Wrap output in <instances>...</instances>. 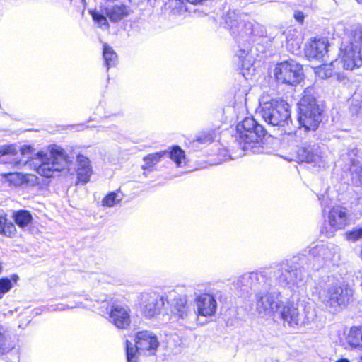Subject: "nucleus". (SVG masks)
Segmentation results:
<instances>
[{
	"instance_id": "obj_46",
	"label": "nucleus",
	"mask_w": 362,
	"mask_h": 362,
	"mask_svg": "<svg viewBox=\"0 0 362 362\" xmlns=\"http://www.w3.org/2000/svg\"><path fill=\"white\" fill-rule=\"evenodd\" d=\"M1 297H2V296H1V295L0 294V298H1Z\"/></svg>"
},
{
	"instance_id": "obj_20",
	"label": "nucleus",
	"mask_w": 362,
	"mask_h": 362,
	"mask_svg": "<svg viewBox=\"0 0 362 362\" xmlns=\"http://www.w3.org/2000/svg\"><path fill=\"white\" fill-rule=\"evenodd\" d=\"M266 279L263 273L251 272L240 276L235 282V286L243 291H246L252 286L257 288V286H260L263 283L265 284Z\"/></svg>"
},
{
	"instance_id": "obj_19",
	"label": "nucleus",
	"mask_w": 362,
	"mask_h": 362,
	"mask_svg": "<svg viewBox=\"0 0 362 362\" xmlns=\"http://www.w3.org/2000/svg\"><path fill=\"white\" fill-rule=\"evenodd\" d=\"M329 43L326 38L315 39L312 40L305 49V54L309 59H322L327 54Z\"/></svg>"
},
{
	"instance_id": "obj_11",
	"label": "nucleus",
	"mask_w": 362,
	"mask_h": 362,
	"mask_svg": "<svg viewBox=\"0 0 362 362\" xmlns=\"http://www.w3.org/2000/svg\"><path fill=\"white\" fill-rule=\"evenodd\" d=\"M341 64L344 69L353 70L362 66V50L350 45L342 44L340 47V59L331 62V66L335 67Z\"/></svg>"
},
{
	"instance_id": "obj_26",
	"label": "nucleus",
	"mask_w": 362,
	"mask_h": 362,
	"mask_svg": "<svg viewBox=\"0 0 362 362\" xmlns=\"http://www.w3.org/2000/svg\"><path fill=\"white\" fill-rule=\"evenodd\" d=\"M167 156L168 151H161L148 154L143 158L144 164L141 165V168L144 170L153 171L154 166L156 165L163 158Z\"/></svg>"
},
{
	"instance_id": "obj_33",
	"label": "nucleus",
	"mask_w": 362,
	"mask_h": 362,
	"mask_svg": "<svg viewBox=\"0 0 362 362\" xmlns=\"http://www.w3.org/2000/svg\"><path fill=\"white\" fill-rule=\"evenodd\" d=\"M90 14L94 21L100 28L103 30H107L109 28L110 25L106 15L105 16L103 13H100L96 11H90Z\"/></svg>"
},
{
	"instance_id": "obj_23",
	"label": "nucleus",
	"mask_w": 362,
	"mask_h": 362,
	"mask_svg": "<svg viewBox=\"0 0 362 362\" xmlns=\"http://www.w3.org/2000/svg\"><path fill=\"white\" fill-rule=\"evenodd\" d=\"M104 12L111 22L117 23L129 15L130 8L124 4H115L105 8Z\"/></svg>"
},
{
	"instance_id": "obj_21",
	"label": "nucleus",
	"mask_w": 362,
	"mask_h": 362,
	"mask_svg": "<svg viewBox=\"0 0 362 362\" xmlns=\"http://www.w3.org/2000/svg\"><path fill=\"white\" fill-rule=\"evenodd\" d=\"M281 318L291 327L296 328L301 322L298 308L293 303H287L280 310Z\"/></svg>"
},
{
	"instance_id": "obj_6",
	"label": "nucleus",
	"mask_w": 362,
	"mask_h": 362,
	"mask_svg": "<svg viewBox=\"0 0 362 362\" xmlns=\"http://www.w3.org/2000/svg\"><path fill=\"white\" fill-rule=\"evenodd\" d=\"M305 273L303 267L296 264L290 265L288 262H281L276 265L269 272L277 284L292 289L295 286L300 287L303 285Z\"/></svg>"
},
{
	"instance_id": "obj_1",
	"label": "nucleus",
	"mask_w": 362,
	"mask_h": 362,
	"mask_svg": "<svg viewBox=\"0 0 362 362\" xmlns=\"http://www.w3.org/2000/svg\"><path fill=\"white\" fill-rule=\"evenodd\" d=\"M14 145L0 146V163L19 169L27 164L34 165L37 173L45 177H52L64 170L69 162V157L64 150L59 146H49V153L40 151L36 158L31 160H21L16 157Z\"/></svg>"
},
{
	"instance_id": "obj_16",
	"label": "nucleus",
	"mask_w": 362,
	"mask_h": 362,
	"mask_svg": "<svg viewBox=\"0 0 362 362\" xmlns=\"http://www.w3.org/2000/svg\"><path fill=\"white\" fill-rule=\"evenodd\" d=\"M143 313L147 317H153L160 313L165 304L163 296L156 293L142 295Z\"/></svg>"
},
{
	"instance_id": "obj_22",
	"label": "nucleus",
	"mask_w": 362,
	"mask_h": 362,
	"mask_svg": "<svg viewBox=\"0 0 362 362\" xmlns=\"http://www.w3.org/2000/svg\"><path fill=\"white\" fill-rule=\"evenodd\" d=\"M77 178L78 182L86 184L90 180L93 173L92 166L89 159L83 156H77Z\"/></svg>"
},
{
	"instance_id": "obj_43",
	"label": "nucleus",
	"mask_w": 362,
	"mask_h": 362,
	"mask_svg": "<svg viewBox=\"0 0 362 362\" xmlns=\"http://www.w3.org/2000/svg\"><path fill=\"white\" fill-rule=\"evenodd\" d=\"M337 362H349V361L348 359L343 358V359L338 360Z\"/></svg>"
},
{
	"instance_id": "obj_24",
	"label": "nucleus",
	"mask_w": 362,
	"mask_h": 362,
	"mask_svg": "<svg viewBox=\"0 0 362 362\" xmlns=\"http://www.w3.org/2000/svg\"><path fill=\"white\" fill-rule=\"evenodd\" d=\"M310 255L319 262V264H323L332 259L333 253L331 249L324 244L317 245L310 250Z\"/></svg>"
},
{
	"instance_id": "obj_32",
	"label": "nucleus",
	"mask_w": 362,
	"mask_h": 362,
	"mask_svg": "<svg viewBox=\"0 0 362 362\" xmlns=\"http://www.w3.org/2000/svg\"><path fill=\"white\" fill-rule=\"evenodd\" d=\"M168 7L175 15H182L187 11V7L182 0H169Z\"/></svg>"
},
{
	"instance_id": "obj_8",
	"label": "nucleus",
	"mask_w": 362,
	"mask_h": 362,
	"mask_svg": "<svg viewBox=\"0 0 362 362\" xmlns=\"http://www.w3.org/2000/svg\"><path fill=\"white\" fill-rule=\"evenodd\" d=\"M159 346L157 336L151 331L138 332L135 337V347L128 340L126 341L127 362H137L136 352L140 351L148 355H154Z\"/></svg>"
},
{
	"instance_id": "obj_37",
	"label": "nucleus",
	"mask_w": 362,
	"mask_h": 362,
	"mask_svg": "<svg viewBox=\"0 0 362 362\" xmlns=\"http://www.w3.org/2000/svg\"><path fill=\"white\" fill-rule=\"evenodd\" d=\"M12 288V284L9 279L2 278L0 279V294L1 296L7 293Z\"/></svg>"
},
{
	"instance_id": "obj_45",
	"label": "nucleus",
	"mask_w": 362,
	"mask_h": 362,
	"mask_svg": "<svg viewBox=\"0 0 362 362\" xmlns=\"http://www.w3.org/2000/svg\"><path fill=\"white\" fill-rule=\"evenodd\" d=\"M358 2L362 3V0H357Z\"/></svg>"
},
{
	"instance_id": "obj_42",
	"label": "nucleus",
	"mask_w": 362,
	"mask_h": 362,
	"mask_svg": "<svg viewBox=\"0 0 362 362\" xmlns=\"http://www.w3.org/2000/svg\"><path fill=\"white\" fill-rule=\"evenodd\" d=\"M186 1L191 4H197V3L202 1L203 0H186Z\"/></svg>"
},
{
	"instance_id": "obj_38",
	"label": "nucleus",
	"mask_w": 362,
	"mask_h": 362,
	"mask_svg": "<svg viewBox=\"0 0 362 362\" xmlns=\"http://www.w3.org/2000/svg\"><path fill=\"white\" fill-rule=\"evenodd\" d=\"M117 194L115 192H111L107 194L103 200V204L108 207H112L116 204Z\"/></svg>"
},
{
	"instance_id": "obj_34",
	"label": "nucleus",
	"mask_w": 362,
	"mask_h": 362,
	"mask_svg": "<svg viewBox=\"0 0 362 362\" xmlns=\"http://www.w3.org/2000/svg\"><path fill=\"white\" fill-rule=\"evenodd\" d=\"M345 238L351 242H356L362 238V227L354 228L344 234Z\"/></svg>"
},
{
	"instance_id": "obj_30",
	"label": "nucleus",
	"mask_w": 362,
	"mask_h": 362,
	"mask_svg": "<svg viewBox=\"0 0 362 362\" xmlns=\"http://www.w3.org/2000/svg\"><path fill=\"white\" fill-rule=\"evenodd\" d=\"M16 223L21 228L27 226L32 220V216L28 211L20 210L14 214Z\"/></svg>"
},
{
	"instance_id": "obj_2",
	"label": "nucleus",
	"mask_w": 362,
	"mask_h": 362,
	"mask_svg": "<svg viewBox=\"0 0 362 362\" xmlns=\"http://www.w3.org/2000/svg\"><path fill=\"white\" fill-rule=\"evenodd\" d=\"M246 18L245 15L235 10H230L226 15L225 23L238 43L239 49L236 55L243 69L250 71L254 64V57L250 54V41L255 33L254 24Z\"/></svg>"
},
{
	"instance_id": "obj_9",
	"label": "nucleus",
	"mask_w": 362,
	"mask_h": 362,
	"mask_svg": "<svg viewBox=\"0 0 362 362\" xmlns=\"http://www.w3.org/2000/svg\"><path fill=\"white\" fill-rule=\"evenodd\" d=\"M331 279L328 277V284L320 285L319 298L326 306L335 308L347 304L353 296V290L347 286H340L330 283Z\"/></svg>"
},
{
	"instance_id": "obj_13",
	"label": "nucleus",
	"mask_w": 362,
	"mask_h": 362,
	"mask_svg": "<svg viewBox=\"0 0 362 362\" xmlns=\"http://www.w3.org/2000/svg\"><path fill=\"white\" fill-rule=\"evenodd\" d=\"M331 229L325 232L327 237L334 235V231L344 228L349 223L348 211L341 206L332 207L327 216Z\"/></svg>"
},
{
	"instance_id": "obj_29",
	"label": "nucleus",
	"mask_w": 362,
	"mask_h": 362,
	"mask_svg": "<svg viewBox=\"0 0 362 362\" xmlns=\"http://www.w3.org/2000/svg\"><path fill=\"white\" fill-rule=\"evenodd\" d=\"M103 56L107 69H109L116 64L117 56L114 50L106 44L103 45Z\"/></svg>"
},
{
	"instance_id": "obj_40",
	"label": "nucleus",
	"mask_w": 362,
	"mask_h": 362,
	"mask_svg": "<svg viewBox=\"0 0 362 362\" xmlns=\"http://www.w3.org/2000/svg\"><path fill=\"white\" fill-rule=\"evenodd\" d=\"M32 151V148L30 146H24L21 148V155H29Z\"/></svg>"
},
{
	"instance_id": "obj_15",
	"label": "nucleus",
	"mask_w": 362,
	"mask_h": 362,
	"mask_svg": "<svg viewBox=\"0 0 362 362\" xmlns=\"http://www.w3.org/2000/svg\"><path fill=\"white\" fill-rule=\"evenodd\" d=\"M323 152L319 144L305 142L298 150L299 159L303 162L320 165L323 158Z\"/></svg>"
},
{
	"instance_id": "obj_36",
	"label": "nucleus",
	"mask_w": 362,
	"mask_h": 362,
	"mask_svg": "<svg viewBox=\"0 0 362 362\" xmlns=\"http://www.w3.org/2000/svg\"><path fill=\"white\" fill-rule=\"evenodd\" d=\"M214 132L213 131L202 132L197 136V141L202 144L210 143L213 141Z\"/></svg>"
},
{
	"instance_id": "obj_17",
	"label": "nucleus",
	"mask_w": 362,
	"mask_h": 362,
	"mask_svg": "<svg viewBox=\"0 0 362 362\" xmlns=\"http://www.w3.org/2000/svg\"><path fill=\"white\" fill-rule=\"evenodd\" d=\"M171 312L178 320L189 321L195 314L187 305L185 296H177L174 297L171 303Z\"/></svg>"
},
{
	"instance_id": "obj_25",
	"label": "nucleus",
	"mask_w": 362,
	"mask_h": 362,
	"mask_svg": "<svg viewBox=\"0 0 362 362\" xmlns=\"http://www.w3.org/2000/svg\"><path fill=\"white\" fill-rule=\"evenodd\" d=\"M342 44L350 45L362 50V26L359 25H354L347 35V38L344 40Z\"/></svg>"
},
{
	"instance_id": "obj_3",
	"label": "nucleus",
	"mask_w": 362,
	"mask_h": 362,
	"mask_svg": "<svg viewBox=\"0 0 362 362\" xmlns=\"http://www.w3.org/2000/svg\"><path fill=\"white\" fill-rule=\"evenodd\" d=\"M312 92L313 88H308L298 103L299 127L305 132L316 130L322 120V110Z\"/></svg>"
},
{
	"instance_id": "obj_39",
	"label": "nucleus",
	"mask_w": 362,
	"mask_h": 362,
	"mask_svg": "<svg viewBox=\"0 0 362 362\" xmlns=\"http://www.w3.org/2000/svg\"><path fill=\"white\" fill-rule=\"evenodd\" d=\"M73 307H70L68 305H64V304H54V305H48L47 308V310L49 311H63L66 309L72 308Z\"/></svg>"
},
{
	"instance_id": "obj_18",
	"label": "nucleus",
	"mask_w": 362,
	"mask_h": 362,
	"mask_svg": "<svg viewBox=\"0 0 362 362\" xmlns=\"http://www.w3.org/2000/svg\"><path fill=\"white\" fill-rule=\"evenodd\" d=\"M197 314L204 317L214 315L216 312L217 303L214 297L208 293L199 295L195 298Z\"/></svg>"
},
{
	"instance_id": "obj_14",
	"label": "nucleus",
	"mask_w": 362,
	"mask_h": 362,
	"mask_svg": "<svg viewBox=\"0 0 362 362\" xmlns=\"http://www.w3.org/2000/svg\"><path fill=\"white\" fill-rule=\"evenodd\" d=\"M107 309L110 310V322L116 327L124 329L130 325V308L127 305L113 303L109 305Z\"/></svg>"
},
{
	"instance_id": "obj_10",
	"label": "nucleus",
	"mask_w": 362,
	"mask_h": 362,
	"mask_svg": "<svg viewBox=\"0 0 362 362\" xmlns=\"http://www.w3.org/2000/svg\"><path fill=\"white\" fill-rule=\"evenodd\" d=\"M274 74L279 83L296 86L304 77L303 66L293 59H288L276 64Z\"/></svg>"
},
{
	"instance_id": "obj_41",
	"label": "nucleus",
	"mask_w": 362,
	"mask_h": 362,
	"mask_svg": "<svg viewBox=\"0 0 362 362\" xmlns=\"http://www.w3.org/2000/svg\"><path fill=\"white\" fill-rule=\"evenodd\" d=\"M295 18L298 21H302L303 20V14L302 13H297L295 14Z\"/></svg>"
},
{
	"instance_id": "obj_28",
	"label": "nucleus",
	"mask_w": 362,
	"mask_h": 362,
	"mask_svg": "<svg viewBox=\"0 0 362 362\" xmlns=\"http://www.w3.org/2000/svg\"><path fill=\"white\" fill-rule=\"evenodd\" d=\"M16 232L15 225L8 221L5 216H0V234L11 238L15 235Z\"/></svg>"
},
{
	"instance_id": "obj_27",
	"label": "nucleus",
	"mask_w": 362,
	"mask_h": 362,
	"mask_svg": "<svg viewBox=\"0 0 362 362\" xmlns=\"http://www.w3.org/2000/svg\"><path fill=\"white\" fill-rule=\"evenodd\" d=\"M348 344L353 347L362 349V327H354L346 337Z\"/></svg>"
},
{
	"instance_id": "obj_5",
	"label": "nucleus",
	"mask_w": 362,
	"mask_h": 362,
	"mask_svg": "<svg viewBox=\"0 0 362 362\" xmlns=\"http://www.w3.org/2000/svg\"><path fill=\"white\" fill-rule=\"evenodd\" d=\"M259 115L267 124L272 126L284 127L291 122L290 106L283 100H272L263 103L261 104Z\"/></svg>"
},
{
	"instance_id": "obj_12",
	"label": "nucleus",
	"mask_w": 362,
	"mask_h": 362,
	"mask_svg": "<svg viewBox=\"0 0 362 362\" xmlns=\"http://www.w3.org/2000/svg\"><path fill=\"white\" fill-rule=\"evenodd\" d=\"M341 160L345 163L344 169L349 170L352 175V179L361 182L362 180V154L359 153L357 148L349 149L341 155Z\"/></svg>"
},
{
	"instance_id": "obj_7",
	"label": "nucleus",
	"mask_w": 362,
	"mask_h": 362,
	"mask_svg": "<svg viewBox=\"0 0 362 362\" xmlns=\"http://www.w3.org/2000/svg\"><path fill=\"white\" fill-rule=\"evenodd\" d=\"M255 293V309L262 316H272L280 309L281 302L279 297L280 293L272 287L270 281L266 279L260 286H257Z\"/></svg>"
},
{
	"instance_id": "obj_31",
	"label": "nucleus",
	"mask_w": 362,
	"mask_h": 362,
	"mask_svg": "<svg viewBox=\"0 0 362 362\" xmlns=\"http://www.w3.org/2000/svg\"><path fill=\"white\" fill-rule=\"evenodd\" d=\"M168 155L172 160H173L177 167L181 166L182 160H185V155L179 146H173L170 152L168 151Z\"/></svg>"
},
{
	"instance_id": "obj_35",
	"label": "nucleus",
	"mask_w": 362,
	"mask_h": 362,
	"mask_svg": "<svg viewBox=\"0 0 362 362\" xmlns=\"http://www.w3.org/2000/svg\"><path fill=\"white\" fill-rule=\"evenodd\" d=\"M11 348L6 345V338L4 334V329L0 326V356L8 353Z\"/></svg>"
},
{
	"instance_id": "obj_4",
	"label": "nucleus",
	"mask_w": 362,
	"mask_h": 362,
	"mask_svg": "<svg viewBox=\"0 0 362 362\" xmlns=\"http://www.w3.org/2000/svg\"><path fill=\"white\" fill-rule=\"evenodd\" d=\"M266 133L264 127L258 124L254 118L246 117L241 124L237 125V134L235 137L243 150L255 151L254 144L259 143Z\"/></svg>"
},
{
	"instance_id": "obj_44",
	"label": "nucleus",
	"mask_w": 362,
	"mask_h": 362,
	"mask_svg": "<svg viewBox=\"0 0 362 362\" xmlns=\"http://www.w3.org/2000/svg\"><path fill=\"white\" fill-rule=\"evenodd\" d=\"M358 362H362V356L360 357Z\"/></svg>"
}]
</instances>
